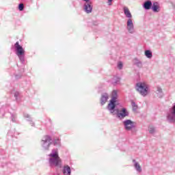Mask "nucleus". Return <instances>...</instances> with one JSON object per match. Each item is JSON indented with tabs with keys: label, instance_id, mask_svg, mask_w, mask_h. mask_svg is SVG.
<instances>
[{
	"label": "nucleus",
	"instance_id": "f257e3e1",
	"mask_svg": "<svg viewBox=\"0 0 175 175\" xmlns=\"http://www.w3.org/2000/svg\"><path fill=\"white\" fill-rule=\"evenodd\" d=\"M51 157L49 159V165L51 166H56V167H62V161L61 158L58 156V150L54 149L52 150V152L49 154Z\"/></svg>",
	"mask_w": 175,
	"mask_h": 175
},
{
	"label": "nucleus",
	"instance_id": "f03ea898",
	"mask_svg": "<svg viewBox=\"0 0 175 175\" xmlns=\"http://www.w3.org/2000/svg\"><path fill=\"white\" fill-rule=\"evenodd\" d=\"M135 90L144 98L148 96L150 92V86L146 83L139 82L135 85Z\"/></svg>",
	"mask_w": 175,
	"mask_h": 175
},
{
	"label": "nucleus",
	"instance_id": "7ed1b4c3",
	"mask_svg": "<svg viewBox=\"0 0 175 175\" xmlns=\"http://www.w3.org/2000/svg\"><path fill=\"white\" fill-rule=\"evenodd\" d=\"M111 99L108 104L107 109L110 111V113H114V109H116V106H118V101L117 100V98H118V94L117 93V90H113L111 94Z\"/></svg>",
	"mask_w": 175,
	"mask_h": 175
},
{
	"label": "nucleus",
	"instance_id": "20e7f679",
	"mask_svg": "<svg viewBox=\"0 0 175 175\" xmlns=\"http://www.w3.org/2000/svg\"><path fill=\"white\" fill-rule=\"evenodd\" d=\"M117 106L113 108V112H111V114H113V116L116 114L117 117L119 118L120 120H124L125 117H128V116H129V112L126 111V109L122 108L121 109H118Z\"/></svg>",
	"mask_w": 175,
	"mask_h": 175
},
{
	"label": "nucleus",
	"instance_id": "39448f33",
	"mask_svg": "<svg viewBox=\"0 0 175 175\" xmlns=\"http://www.w3.org/2000/svg\"><path fill=\"white\" fill-rule=\"evenodd\" d=\"M41 144L44 150H49V147H50V144H51V137L49 135H46L42 138Z\"/></svg>",
	"mask_w": 175,
	"mask_h": 175
},
{
	"label": "nucleus",
	"instance_id": "423d86ee",
	"mask_svg": "<svg viewBox=\"0 0 175 175\" xmlns=\"http://www.w3.org/2000/svg\"><path fill=\"white\" fill-rule=\"evenodd\" d=\"M123 125L126 131H132L135 126V123L131 120H126L123 122Z\"/></svg>",
	"mask_w": 175,
	"mask_h": 175
},
{
	"label": "nucleus",
	"instance_id": "0eeeda50",
	"mask_svg": "<svg viewBox=\"0 0 175 175\" xmlns=\"http://www.w3.org/2000/svg\"><path fill=\"white\" fill-rule=\"evenodd\" d=\"M126 29L129 33H135V25L133 24V19H127Z\"/></svg>",
	"mask_w": 175,
	"mask_h": 175
},
{
	"label": "nucleus",
	"instance_id": "6e6552de",
	"mask_svg": "<svg viewBox=\"0 0 175 175\" xmlns=\"http://www.w3.org/2000/svg\"><path fill=\"white\" fill-rule=\"evenodd\" d=\"M83 10L88 14H90V13H92V2L91 1V0H88L85 1Z\"/></svg>",
	"mask_w": 175,
	"mask_h": 175
},
{
	"label": "nucleus",
	"instance_id": "1a4fd4ad",
	"mask_svg": "<svg viewBox=\"0 0 175 175\" xmlns=\"http://www.w3.org/2000/svg\"><path fill=\"white\" fill-rule=\"evenodd\" d=\"M14 47L16 52V55H24V54H25V51H24V49H23V46L20 45L18 42L15 43Z\"/></svg>",
	"mask_w": 175,
	"mask_h": 175
},
{
	"label": "nucleus",
	"instance_id": "9d476101",
	"mask_svg": "<svg viewBox=\"0 0 175 175\" xmlns=\"http://www.w3.org/2000/svg\"><path fill=\"white\" fill-rule=\"evenodd\" d=\"M151 9L154 13H159V12H161V6L159 5V3H158V1H154L152 5Z\"/></svg>",
	"mask_w": 175,
	"mask_h": 175
},
{
	"label": "nucleus",
	"instance_id": "9b49d317",
	"mask_svg": "<svg viewBox=\"0 0 175 175\" xmlns=\"http://www.w3.org/2000/svg\"><path fill=\"white\" fill-rule=\"evenodd\" d=\"M123 10L126 18H128V20H132V14L131 13L129 8H128V7H124Z\"/></svg>",
	"mask_w": 175,
	"mask_h": 175
},
{
	"label": "nucleus",
	"instance_id": "f8f14e48",
	"mask_svg": "<svg viewBox=\"0 0 175 175\" xmlns=\"http://www.w3.org/2000/svg\"><path fill=\"white\" fill-rule=\"evenodd\" d=\"M133 163H134V167L138 173H142V165L136 160L133 159Z\"/></svg>",
	"mask_w": 175,
	"mask_h": 175
},
{
	"label": "nucleus",
	"instance_id": "ddd939ff",
	"mask_svg": "<svg viewBox=\"0 0 175 175\" xmlns=\"http://www.w3.org/2000/svg\"><path fill=\"white\" fill-rule=\"evenodd\" d=\"M133 65H135V66H137V68H143V63L137 58H134L133 59Z\"/></svg>",
	"mask_w": 175,
	"mask_h": 175
},
{
	"label": "nucleus",
	"instance_id": "4468645a",
	"mask_svg": "<svg viewBox=\"0 0 175 175\" xmlns=\"http://www.w3.org/2000/svg\"><path fill=\"white\" fill-rule=\"evenodd\" d=\"M144 8L146 10H150L152 8V2L151 1L148 0L144 2Z\"/></svg>",
	"mask_w": 175,
	"mask_h": 175
},
{
	"label": "nucleus",
	"instance_id": "2eb2a0df",
	"mask_svg": "<svg viewBox=\"0 0 175 175\" xmlns=\"http://www.w3.org/2000/svg\"><path fill=\"white\" fill-rule=\"evenodd\" d=\"M107 99H109V95L107 93H103L101 95V98H100L101 105H105V103L107 102Z\"/></svg>",
	"mask_w": 175,
	"mask_h": 175
},
{
	"label": "nucleus",
	"instance_id": "dca6fc26",
	"mask_svg": "<svg viewBox=\"0 0 175 175\" xmlns=\"http://www.w3.org/2000/svg\"><path fill=\"white\" fill-rule=\"evenodd\" d=\"M70 173H71L70 167H69V165L64 166L63 169V174L70 175Z\"/></svg>",
	"mask_w": 175,
	"mask_h": 175
},
{
	"label": "nucleus",
	"instance_id": "f3484780",
	"mask_svg": "<svg viewBox=\"0 0 175 175\" xmlns=\"http://www.w3.org/2000/svg\"><path fill=\"white\" fill-rule=\"evenodd\" d=\"M145 55L146 58H149V59H150V58H152V52L150 50H146L145 51Z\"/></svg>",
	"mask_w": 175,
	"mask_h": 175
},
{
	"label": "nucleus",
	"instance_id": "a211bd4d",
	"mask_svg": "<svg viewBox=\"0 0 175 175\" xmlns=\"http://www.w3.org/2000/svg\"><path fill=\"white\" fill-rule=\"evenodd\" d=\"M131 105H132L133 111H136V110H137V107H138L137 105H136V103L132 101L131 102Z\"/></svg>",
	"mask_w": 175,
	"mask_h": 175
},
{
	"label": "nucleus",
	"instance_id": "6ab92c4d",
	"mask_svg": "<svg viewBox=\"0 0 175 175\" xmlns=\"http://www.w3.org/2000/svg\"><path fill=\"white\" fill-rule=\"evenodd\" d=\"M155 132V128L152 126H149V133H151L152 135L154 134Z\"/></svg>",
	"mask_w": 175,
	"mask_h": 175
},
{
	"label": "nucleus",
	"instance_id": "aec40b11",
	"mask_svg": "<svg viewBox=\"0 0 175 175\" xmlns=\"http://www.w3.org/2000/svg\"><path fill=\"white\" fill-rule=\"evenodd\" d=\"M123 67H124V64L122 63V62H118V68L120 69V70H121V69H122Z\"/></svg>",
	"mask_w": 175,
	"mask_h": 175
},
{
	"label": "nucleus",
	"instance_id": "412c9836",
	"mask_svg": "<svg viewBox=\"0 0 175 175\" xmlns=\"http://www.w3.org/2000/svg\"><path fill=\"white\" fill-rule=\"evenodd\" d=\"M18 95H20V93L18 92H15L14 93V96L16 98V100L18 99Z\"/></svg>",
	"mask_w": 175,
	"mask_h": 175
},
{
	"label": "nucleus",
	"instance_id": "4be33fe9",
	"mask_svg": "<svg viewBox=\"0 0 175 175\" xmlns=\"http://www.w3.org/2000/svg\"><path fill=\"white\" fill-rule=\"evenodd\" d=\"M53 143H54V146H59V144H61L59 139L55 140Z\"/></svg>",
	"mask_w": 175,
	"mask_h": 175
},
{
	"label": "nucleus",
	"instance_id": "5701e85b",
	"mask_svg": "<svg viewBox=\"0 0 175 175\" xmlns=\"http://www.w3.org/2000/svg\"><path fill=\"white\" fill-rule=\"evenodd\" d=\"M18 9L21 12H22V10H24V4L23 3L19 4Z\"/></svg>",
	"mask_w": 175,
	"mask_h": 175
},
{
	"label": "nucleus",
	"instance_id": "b1692460",
	"mask_svg": "<svg viewBox=\"0 0 175 175\" xmlns=\"http://www.w3.org/2000/svg\"><path fill=\"white\" fill-rule=\"evenodd\" d=\"M21 62H24V55H18Z\"/></svg>",
	"mask_w": 175,
	"mask_h": 175
},
{
	"label": "nucleus",
	"instance_id": "393cba45",
	"mask_svg": "<svg viewBox=\"0 0 175 175\" xmlns=\"http://www.w3.org/2000/svg\"><path fill=\"white\" fill-rule=\"evenodd\" d=\"M157 91L159 94H162V88H161L160 87L157 88Z\"/></svg>",
	"mask_w": 175,
	"mask_h": 175
},
{
	"label": "nucleus",
	"instance_id": "a878e982",
	"mask_svg": "<svg viewBox=\"0 0 175 175\" xmlns=\"http://www.w3.org/2000/svg\"><path fill=\"white\" fill-rule=\"evenodd\" d=\"M113 80H115L114 83H118L120 81L119 77H114Z\"/></svg>",
	"mask_w": 175,
	"mask_h": 175
},
{
	"label": "nucleus",
	"instance_id": "bb28decb",
	"mask_svg": "<svg viewBox=\"0 0 175 175\" xmlns=\"http://www.w3.org/2000/svg\"><path fill=\"white\" fill-rule=\"evenodd\" d=\"M111 2H113V0H107V3L109 6H111Z\"/></svg>",
	"mask_w": 175,
	"mask_h": 175
},
{
	"label": "nucleus",
	"instance_id": "cd10ccee",
	"mask_svg": "<svg viewBox=\"0 0 175 175\" xmlns=\"http://www.w3.org/2000/svg\"><path fill=\"white\" fill-rule=\"evenodd\" d=\"M25 117L26 118H29V116L28 114H25Z\"/></svg>",
	"mask_w": 175,
	"mask_h": 175
}]
</instances>
